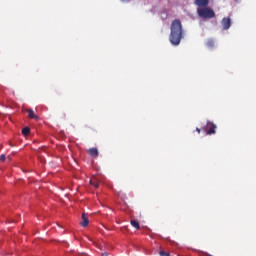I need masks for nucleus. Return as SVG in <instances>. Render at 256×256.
I'll use <instances>...</instances> for the list:
<instances>
[{
  "instance_id": "nucleus-6",
  "label": "nucleus",
  "mask_w": 256,
  "mask_h": 256,
  "mask_svg": "<svg viewBox=\"0 0 256 256\" xmlns=\"http://www.w3.org/2000/svg\"><path fill=\"white\" fill-rule=\"evenodd\" d=\"M90 185H92V187H95V189H99V179L95 176H93L90 179Z\"/></svg>"
},
{
  "instance_id": "nucleus-11",
  "label": "nucleus",
  "mask_w": 256,
  "mask_h": 256,
  "mask_svg": "<svg viewBox=\"0 0 256 256\" xmlns=\"http://www.w3.org/2000/svg\"><path fill=\"white\" fill-rule=\"evenodd\" d=\"M29 133H31V129H29V127H25L22 129V135H29Z\"/></svg>"
},
{
  "instance_id": "nucleus-1",
  "label": "nucleus",
  "mask_w": 256,
  "mask_h": 256,
  "mask_svg": "<svg viewBox=\"0 0 256 256\" xmlns=\"http://www.w3.org/2000/svg\"><path fill=\"white\" fill-rule=\"evenodd\" d=\"M181 39H183V24H181V20L175 19L170 26L169 41L172 45L177 46L181 43Z\"/></svg>"
},
{
  "instance_id": "nucleus-7",
  "label": "nucleus",
  "mask_w": 256,
  "mask_h": 256,
  "mask_svg": "<svg viewBox=\"0 0 256 256\" xmlns=\"http://www.w3.org/2000/svg\"><path fill=\"white\" fill-rule=\"evenodd\" d=\"M195 5L198 7H207V5H209V0H195Z\"/></svg>"
},
{
  "instance_id": "nucleus-8",
  "label": "nucleus",
  "mask_w": 256,
  "mask_h": 256,
  "mask_svg": "<svg viewBox=\"0 0 256 256\" xmlns=\"http://www.w3.org/2000/svg\"><path fill=\"white\" fill-rule=\"evenodd\" d=\"M82 227H88L89 226V218L85 215V213L82 214V221L80 223Z\"/></svg>"
},
{
  "instance_id": "nucleus-9",
  "label": "nucleus",
  "mask_w": 256,
  "mask_h": 256,
  "mask_svg": "<svg viewBox=\"0 0 256 256\" xmlns=\"http://www.w3.org/2000/svg\"><path fill=\"white\" fill-rule=\"evenodd\" d=\"M89 155H91V157H98L99 156V150H97V148H90L88 150Z\"/></svg>"
},
{
  "instance_id": "nucleus-15",
  "label": "nucleus",
  "mask_w": 256,
  "mask_h": 256,
  "mask_svg": "<svg viewBox=\"0 0 256 256\" xmlns=\"http://www.w3.org/2000/svg\"><path fill=\"white\" fill-rule=\"evenodd\" d=\"M101 256H109V254L107 252H104Z\"/></svg>"
},
{
  "instance_id": "nucleus-4",
  "label": "nucleus",
  "mask_w": 256,
  "mask_h": 256,
  "mask_svg": "<svg viewBox=\"0 0 256 256\" xmlns=\"http://www.w3.org/2000/svg\"><path fill=\"white\" fill-rule=\"evenodd\" d=\"M224 31H227L231 27V18L225 17L221 21Z\"/></svg>"
},
{
  "instance_id": "nucleus-16",
  "label": "nucleus",
  "mask_w": 256,
  "mask_h": 256,
  "mask_svg": "<svg viewBox=\"0 0 256 256\" xmlns=\"http://www.w3.org/2000/svg\"><path fill=\"white\" fill-rule=\"evenodd\" d=\"M197 133H201V129L196 128Z\"/></svg>"
},
{
  "instance_id": "nucleus-3",
  "label": "nucleus",
  "mask_w": 256,
  "mask_h": 256,
  "mask_svg": "<svg viewBox=\"0 0 256 256\" xmlns=\"http://www.w3.org/2000/svg\"><path fill=\"white\" fill-rule=\"evenodd\" d=\"M215 129H217V125L213 124V122H207L206 126L203 128V131H205L207 135H215Z\"/></svg>"
},
{
  "instance_id": "nucleus-13",
  "label": "nucleus",
  "mask_w": 256,
  "mask_h": 256,
  "mask_svg": "<svg viewBox=\"0 0 256 256\" xmlns=\"http://www.w3.org/2000/svg\"><path fill=\"white\" fill-rule=\"evenodd\" d=\"M159 255H160V256H171V254H170L169 252H165V251H163V250H161V251L159 252Z\"/></svg>"
},
{
  "instance_id": "nucleus-2",
  "label": "nucleus",
  "mask_w": 256,
  "mask_h": 256,
  "mask_svg": "<svg viewBox=\"0 0 256 256\" xmlns=\"http://www.w3.org/2000/svg\"><path fill=\"white\" fill-rule=\"evenodd\" d=\"M197 12L202 19H213L215 17V11L209 7L200 8Z\"/></svg>"
},
{
  "instance_id": "nucleus-5",
  "label": "nucleus",
  "mask_w": 256,
  "mask_h": 256,
  "mask_svg": "<svg viewBox=\"0 0 256 256\" xmlns=\"http://www.w3.org/2000/svg\"><path fill=\"white\" fill-rule=\"evenodd\" d=\"M29 119H35V121H39V116L35 114V111L33 109L27 110Z\"/></svg>"
},
{
  "instance_id": "nucleus-10",
  "label": "nucleus",
  "mask_w": 256,
  "mask_h": 256,
  "mask_svg": "<svg viewBox=\"0 0 256 256\" xmlns=\"http://www.w3.org/2000/svg\"><path fill=\"white\" fill-rule=\"evenodd\" d=\"M132 227H134V229H141V226H139V222L135 221V220H131L130 221Z\"/></svg>"
},
{
  "instance_id": "nucleus-12",
  "label": "nucleus",
  "mask_w": 256,
  "mask_h": 256,
  "mask_svg": "<svg viewBox=\"0 0 256 256\" xmlns=\"http://www.w3.org/2000/svg\"><path fill=\"white\" fill-rule=\"evenodd\" d=\"M215 45V41H213V39H210L207 41V47H214Z\"/></svg>"
},
{
  "instance_id": "nucleus-14",
  "label": "nucleus",
  "mask_w": 256,
  "mask_h": 256,
  "mask_svg": "<svg viewBox=\"0 0 256 256\" xmlns=\"http://www.w3.org/2000/svg\"><path fill=\"white\" fill-rule=\"evenodd\" d=\"M7 159V156L5 154L0 155V161H5Z\"/></svg>"
}]
</instances>
